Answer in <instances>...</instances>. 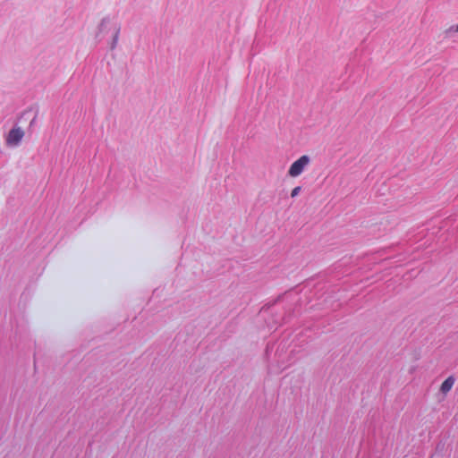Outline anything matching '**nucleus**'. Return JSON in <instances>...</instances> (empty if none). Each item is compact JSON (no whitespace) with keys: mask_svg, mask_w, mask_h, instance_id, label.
Masks as SVG:
<instances>
[{"mask_svg":"<svg viewBox=\"0 0 458 458\" xmlns=\"http://www.w3.org/2000/svg\"><path fill=\"white\" fill-rule=\"evenodd\" d=\"M24 135L25 131L22 128L17 126L12 128L4 136L6 146L9 148L18 147L21 144Z\"/></svg>","mask_w":458,"mask_h":458,"instance_id":"1","label":"nucleus"},{"mask_svg":"<svg viewBox=\"0 0 458 458\" xmlns=\"http://www.w3.org/2000/svg\"><path fill=\"white\" fill-rule=\"evenodd\" d=\"M310 163L309 156L303 155L296 161H294L288 170V174L291 177H298L308 167Z\"/></svg>","mask_w":458,"mask_h":458,"instance_id":"2","label":"nucleus"},{"mask_svg":"<svg viewBox=\"0 0 458 458\" xmlns=\"http://www.w3.org/2000/svg\"><path fill=\"white\" fill-rule=\"evenodd\" d=\"M454 377H448L441 385L440 386V392L445 395L453 387L454 384Z\"/></svg>","mask_w":458,"mask_h":458,"instance_id":"3","label":"nucleus"},{"mask_svg":"<svg viewBox=\"0 0 458 458\" xmlns=\"http://www.w3.org/2000/svg\"><path fill=\"white\" fill-rule=\"evenodd\" d=\"M301 191V187H295L294 189H293L292 192H291V197L294 198L296 197Z\"/></svg>","mask_w":458,"mask_h":458,"instance_id":"4","label":"nucleus"},{"mask_svg":"<svg viewBox=\"0 0 458 458\" xmlns=\"http://www.w3.org/2000/svg\"><path fill=\"white\" fill-rule=\"evenodd\" d=\"M448 30H449V31H454V32H458V24H457V25H454V26L450 27Z\"/></svg>","mask_w":458,"mask_h":458,"instance_id":"5","label":"nucleus"}]
</instances>
